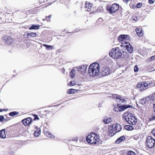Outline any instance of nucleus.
<instances>
[{
    "label": "nucleus",
    "instance_id": "7ed1b4c3",
    "mask_svg": "<svg viewBox=\"0 0 155 155\" xmlns=\"http://www.w3.org/2000/svg\"><path fill=\"white\" fill-rule=\"evenodd\" d=\"M123 52L119 48H114L112 49L109 53L110 56L114 59L119 58L121 57Z\"/></svg>",
    "mask_w": 155,
    "mask_h": 155
},
{
    "label": "nucleus",
    "instance_id": "4468645a",
    "mask_svg": "<svg viewBox=\"0 0 155 155\" xmlns=\"http://www.w3.org/2000/svg\"><path fill=\"white\" fill-rule=\"evenodd\" d=\"M107 132L110 137H112L116 134L115 131L113 130V129L111 128V126L109 127Z\"/></svg>",
    "mask_w": 155,
    "mask_h": 155
},
{
    "label": "nucleus",
    "instance_id": "f257e3e1",
    "mask_svg": "<svg viewBox=\"0 0 155 155\" xmlns=\"http://www.w3.org/2000/svg\"><path fill=\"white\" fill-rule=\"evenodd\" d=\"M100 65L97 63H93L90 65L89 68L88 74L92 77L97 76L99 73Z\"/></svg>",
    "mask_w": 155,
    "mask_h": 155
},
{
    "label": "nucleus",
    "instance_id": "2eb2a0df",
    "mask_svg": "<svg viewBox=\"0 0 155 155\" xmlns=\"http://www.w3.org/2000/svg\"><path fill=\"white\" fill-rule=\"evenodd\" d=\"M110 69L107 67H106L104 70L102 71V73L104 76L109 74L110 73Z\"/></svg>",
    "mask_w": 155,
    "mask_h": 155
},
{
    "label": "nucleus",
    "instance_id": "5fc2aeb1",
    "mask_svg": "<svg viewBox=\"0 0 155 155\" xmlns=\"http://www.w3.org/2000/svg\"><path fill=\"white\" fill-rule=\"evenodd\" d=\"M137 18H136V19H135V18H133V20H134V21H136L137 20Z\"/></svg>",
    "mask_w": 155,
    "mask_h": 155
},
{
    "label": "nucleus",
    "instance_id": "58836bf2",
    "mask_svg": "<svg viewBox=\"0 0 155 155\" xmlns=\"http://www.w3.org/2000/svg\"><path fill=\"white\" fill-rule=\"evenodd\" d=\"M103 21V19L101 18H100L97 20V23L99 24L100 23V22H102Z\"/></svg>",
    "mask_w": 155,
    "mask_h": 155
},
{
    "label": "nucleus",
    "instance_id": "8fccbe9b",
    "mask_svg": "<svg viewBox=\"0 0 155 155\" xmlns=\"http://www.w3.org/2000/svg\"><path fill=\"white\" fill-rule=\"evenodd\" d=\"M2 20V18L1 17H0V22L1 23H2V22L4 21H3V20Z\"/></svg>",
    "mask_w": 155,
    "mask_h": 155
},
{
    "label": "nucleus",
    "instance_id": "a878e982",
    "mask_svg": "<svg viewBox=\"0 0 155 155\" xmlns=\"http://www.w3.org/2000/svg\"><path fill=\"white\" fill-rule=\"evenodd\" d=\"M45 135L48 137H49L50 138H54V136H53L51 134V133L49 131H47L45 132L44 133Z\"/></svg>",
    "mask_w": 155,
    "mask_h": 155
},
{
    "label": "nucleus",
    "instance_id": "b1692460",
    "mask_svg": "<svg viewBox=\"0 0 155 155\" xmlns=\"http://www.w3.org/2000/svg\"><path fill=\"white\" fill-rule=\"evenodd\" d=\"M5 129H2L0 130V137L2 138H5L6 135H5Z\"/></svg>",
    "mask_w": 155,
    "mask_h": 155
},
{
    "label": "nucleus",
    "instance_id": "37998d69",
    "mask_svg": "<svg viewBox=\"0 0 155 155\" xmlns=\"http://www.w3.org/2000/svg\"><path fill=\"white\" fill-rule=\"evenodd\" d=\"M142 5V4L140 3H139L137 4V8H140V7H141Z\"/></svg>",
    "mask_w": 155,
    "mask_h": 155
},
{
    "label": "nucleus",
    "instance_id": "dca6fc26",
    "mask_svg": "<svg viewBox=\"0 0 155 155\" xmlns=\"http://www.w3.org/2000/svg\"><path fill=\"white\" fill-rule=\"evenodd\" d=\"M128 35H122L118 37V40L120 42H123L126 40Z\"/></svg>",
    "mask_w": 155,
    "mask_h": 155
},
{
    "label": "nucleus",
    "instance_id": "864d4df0",
    "mask_svg": "<svg viewBox=\"0 0 155 155\" xmlns=\"http://www.w3.org/2000/svg\"><path fill=\"white\" fill-rule=\"evenodd\" d=\"M152 118H153V119H155V115L153 116L152 117Z\"/></svg>",
    "mask_w": 155,
    "mask_h": 155
},
{
    "label": "nucleus",
    "instance_id": "6e6552de",
    "mask_svg": "<svg viewBox=\"0 0 155 155\" xmlns=\"http://www.w3.org/2000/svg\"><path fill=\"white\" fill-rule=\"evenodd\" d=\"M122 44H125L124 46L126 47V49L129 53H131L133 51V48L129 43L125 41L124 43H122Z\"/></svg>",
    "mask_w": 155,
    "mask_h": 155
},
{
    "label": "nucleus",
    "instance_id": "13d9d810",
    "mask_svg": "<svg viewBox=\"0 0 155 155\" xmlns=\"http://www.w3.org/2000/svg\"><path fill=\"white\" fill-rule=\"evenodd\" d=\"M9 120V118H7L5 119V120Z\"/></svg>",
    "mask_w": 155,
    "mask_h": 155
},
{
    "label": "nucleus",
    "instance_id": "393cba45",
    "mask_svg": "<svg viewBox=\"0 0 155 155\" xmlns=\"http://www.w3.org/2000/svg\"><path fill=\"white\" fill-rule=\"evenodd\" d=\"M124 128L125 129L129 130H131L133 129V127L129 125H127L125 126L124 127Z\"/></svg>",
    "mask_w": 155,
    "mask_h": 155
},
{
    "label": "nucleus",
    "instance_id": "f704fd0d",
    "mask_svg": "<svg viewBox=\"0 0 155 155\" xmlns=\"http://www.w3.org/2000/svg\"><path fill=\"white\" fill-rule=\"evenodd\" d=\"M121 97L119 96H117L116 97V98L119 100V101L120 102L121 101L122 102H124V101H125L124 100L122 99L121 98Z\"/></svg>",
    "mask_w": 155,
    "mask_h": 155
},
{
    "label": "nucleus",
    "instance_id": "bb28decb",
    "mask_svg": "<svg viewBox=\"0 0 155 155\" xmlns=\"http://www.w3.org/2000/svg\"><path fill=\"white\" fill-rule=\"evenodd\" d=\"M75 68L73 69L71 71L70 73V76L71 78H73L75 76Z\"/></svg>",
    "mask_w": 155,
    "mask_h": 155
},
{
    "label": "nucleus",
    "instance_id": "c85d7f7f",
    "mask_svg": "<svg viewBox=\"0 0 155 155\" xmlns=\"http://www.w3.org/2000/svg\"><path fill=\"white\" fill-rule=\"evenodd\" d=\"M40 130H35L34 133V135L36 137H38L40 133Z\"/></svg>",
    "mask_w": 155,
    "mask_h": 155
},
{
    "label": "nucleus",
    "instance_id": "de8ad7c7",
    "mask_svg": "<svg viewBox=\"0 0 155 155\" xmlns=\"http://www.w3.org/2000/svg\"><path fill=\"white\" fill-rule=\"evenodd\" d=\"M78 139V137H76L74 138V139H73V140L74 141H77Z\"/></svg>",
    "mask_w": 155,
    "mask_h": 155
},
{
    "label": "nucleus",
    "instance_id": "f8f14e48",
    "mask_svg": "<svg viewBox=\"0 0 155 155\" xmlns=\"http://www.w3.org/2000/svg\"><path fill=\"white\" fill-rule=\"evenodd\" d=\"M32 118L31 117H29L22 120V123L25 125H29L32 122Z\"/></svg>",
    "mask_w": 155,
    "mask_h": 155
},
{
    "label": "nucleus",
    "instance_id": "c03bdc74",
    "mask_svg": "<svg viewBox=\"0 0 155 155\" xmlns=\"http://www.w3.org/2000/svg\"><path fill=\"white\" fill-rule=\"evenodd\" d=\"M152 134L155 137V129H153L151 131Z\"/></svg>",
    "mask_w": 155,
    "mask_h": 155
},
{
    "label": "nucleus",
    "instance_id": "a18cd8bd",
    "mask_svg": "<svg viewBox=\"0 0 155 155\" xmlns=\"http://www.w3.org/2000/svg\"><path fill=\"white\" fill-rule=\"evenodd\" d=\"M155 0H149V3L150 4H153Z\"/></svg>",
    "mask_w": 155,
    "mask_h": 155
},
{
    "label": "nucleus",
    "instance_id": "20e7f679",
    "mask_svg": "<svg viewBox=\"0 0 155 155\" xmlns=\"http://www.w3.org/2000/svg\"><path fill=\"white\" fill-rule=\"evenodd\" d=\"M150 84L146 81L139 82L137 85V88L141 91H143L147 88L148 86Z\"/></svg>",
    "mask_w": 155,
    "mask_h": 155
},
{
    "label": "nucleus",
    "instance_id": "2f4dec72",
    "mask_svg": "<svg viewBox=\"0 0 155 155\" xmlns=\"http://www.w3.org/2000/svg\"><path fill=\"white\" fill-rule=\"evenodd\" d=\"M139 103L142 105H146L143 98L140 100Z\"/></svg>",
    "mask_w": 155,
    "mask_h": 155
},
{
    "label": "nucleus",
    "instance_id": "f3484780",
    "mask_svg": "<svg viewBox=\"0 0 155 155\" xmlns=\"http://www.w3.org/2000/svg\"><path fill=\"white\" fill-rule=\"evenodd\" d=\"M3 41L5 45H9L10 44V37L8 36H5L3 38Z\"/></svg>",
    "mask_w": 155,
    "mask_h": 155
},
{
    "label": "nucleus",
    "instance_id": "5701e85b",
    "mask_svg": "<svg viewBox=\"0 0 155 155\" xmlns=\"http://www.w3.org/2000/svg\"><path fill=\"white\" fill-rule=\"evenodd\" d=\"M112 120V119L110 118H104L103 120L104 123L105 124H107L110 122Z\"/></svg>",
    "mask_w": 155,
    "mask_h": 155
},
{
    "label": "nucleus",
    "instance_id": "603ef678",
    "mask_svg": "<svg viewBox=\"0 0 155 155\" xmlns=\"http://www.w3.org/2000/svg\"><path fill=\"white\" fill-rule=\"evenodd\" d=\"M130 0H124V2H126V3H127V2L130 1Z\"/></svg>",
    "mask_w": 155,
    "mask_h": 155
},
{
    "label": "nucleus",
    "instance_id": "3c124183",
    "mask_svg": "<svg viewBox=\"0 0 155 155\" xmlns=\"http://www.w3.org/2000/svg\"><path fill=\"white\" fill-rule=\"evenodd\" d=\"M153 108L154 110V112L155 113V104H153Z\"/></svg>",
    "mask_w": 155,
    "mask_h": 155
},
{
    "label": "nucleus",
    "instance_id": "680f3d73",
    "mask_svg": "<svg viewBox=\"0 0 155 155\" xmlns=\"http://www.w3.org/2000/svg\"><path fill=\"white\" fill-rule=\"evenodd\" d=\"M2 111H1V109L0 110V112H1Z\"/></svg>",
    "mask_w": 155,
    "mask_h": 155
},
{
    "label": "nucleus",
    "instance_id": "423d86ee",
    "mask_svg": "<svg viewBox=\"0 0 155 155\" xmlns=\"http://www.w3.org/2000/svg\"><path fill=\"white\" fill-rule=\"evenodd\" d=\"M119 8V5L115 3L113 4L109 9L107 8V10L110 13H113L117 12Z\"/></svg>",
    "mask_w": 155,
    "mask_h": 155
},
{
    "label": "nucleus",
    "instance_id": "0eeeda50",
    "mask_svg": "<svg viewBox=\"0 0 155 155\" xmlns=\"http://www.w3.org/2000/svg\"><path fill=\"white\" fill-rule=\"evenodd\" d=\"M111 126L116 133L119 132L122 129L121 126L118 123L113 124Z\"/></svg>",
    "mask_w": 155,
    "mask_h": 155
},
{
    "label": "nucleus",
    "instance_id": "aec40b11",
    "mask_svg": "<svg viewBox=\"0 0 155 155\" xmlns=\"http://www.w3.org/2000/svg\"><path fill=\"white\" fill-rule=\"evenodd\" d=\"M117 107H118V111H123L128 107V106L124 105L120 106H119L118 105V106Z\"/></svg>",
    "mask_w": 155,
    "mask_h": 155
},
{
    "label": "nucleus",
    "instance_id": "f03ea898",
    "mask_svg": "<svg viewBox=\"0 0 155 155\" xmlns=\"http://www.w3.org/2000/svg\"><path fill=\"white\" fill-rule=\"evenodd\" d=\"M86 140L88 143L96 144L100 140L99 137L95 133H92L91 134L87 136Z\"/></svg>",
    "mask_w": 155,
    "mask_h": 155
},
{
    "label": "nucleus",
    "instance_id": "9b49d317",
    "mask_svg": "<svg viewBox=\"0 0 155 155\" xmlns=\"http://www.w3.org/2000/svg\"><path fill=\"white\" fill-rule=\"evenodd\" d=\"M74 68H76L77 71L83 73L86 71L87 66L86 65H84L83 66H81L78 67Z\"/></svg>",
    "mask_w": 155,
    "mask_h": 155
},
{
    "label": "nucleus",
    "instance_id": "79ce46f5",
    "mask_svg": "<svg viewBox=\"0 0 155 155\" xmlns=\"http://www.w3.org/2000/svg\"><path fill=\"white\" fill-rule=\"evenodd\" d=\"M4 120V117L3 116H0V121L2 122Z\"/></svg>",
    "mask_w": 155,
    "mask_h": 155
},
{
    "label": "nucleus",
    "instance_id": "ea45409f",
    "mask_svg": "<svg viewBox=\"0 0 155 155\" xmlns=\"http://www.w3.org/2000/svg\"><path fill=\"white\" fill-rule=\"evenodd\" d=\"M138 70H139V69H138L137 66V65H135L134 66V72H137L138 71Z\"/></svg>",
    "mask_w": 155,
    "mask_h": 155
},
{
    "label": "nucleus",
    "instance_id": "9d476101",
    "mask_svg": "<svg viewBox=\"0 0 155 155\" xmlns=\"http://www.w3.org/2000/svg\"><path fill=\"white\" fill-rule=\"evenodd\" d=\"M129 124L135 125L137 122V119L134 116V115L132 114V116L130 117L129 121L127 122Z\"/></svg>",
    "mask_w": 155,
    "mask_h": 155
},
{
    "label": "nucleus",
    "instance_id": "473e14b6",
    "mask_svg": "<svg viewBox=\"0 0 155 155\" xmlns=\"http://www.w3.org/2000/svg\"><path fill=\"white\" fill-rule=\"evenodd\" d=\"M18 113L17 111H13L10 112V116H14L15 115H17Z\"/></svg>",
    "mask_w": 155,
    "mask_h": 155
},
{
    "label": "nucleus",
    "instance_id": "4d7b16f0",
    "mask_svg": "<svg viewBox=\"0 0 155 155\" xmlns=\"http://www.w3.org/2000/svg\"><path fill=\"white\" fill-rule=\"evenodd\" d=\"M115 107H114V110H115L116 111H117L118 112V110H116V109H115Z\"/></svg>",
    "mask_w": 155,
    "mask_h": 155
},
{
    "label": "nucleus",
    "instance_id": "412c9836",
    "mask_svg": "<svg viewBox=\"0 0 155 155\" xmlns=\"http://www.w3.org/2000/svg\"><path fill=\"white\" fill-rule=\"evenodd\" d=\"M125 137L124 136H122V137L118 138L116 141L115 143H116L118 144L124 141L125 139Z\"/></svg>",
    "mask_w": 155,
    "mask_h": 155
},
{
    "label": "nucleus",
    "instance_id": "c9c22d12",
    "mask_svg": "<svg viewBox=\"0 0 155 155\" xmlns=\"http://www.w3.org/2000/svg\"><path fill=\"white\" fill-rule=\"evenodd\" d=\"M75 84V83L74 81H70L68 84L69 86H73Z\"/></svg>",
    "mask_w": 155,
    "mask_h": 155
},
{
    "label": "nucleus",
    "instance_id": "09e8293b",
    "mask_svg": "<svg viewBox=\"0 0 155 155\" xmlns=\"http://www.w3.org/2000/svg\"><path fill=\"white\" fill-rule=\"evenodd\" d=\"M8 110V109H1V111H7Z\"/></svg>",
    "mask_w": 155,
    "mask_h": 155
},
{
    "label": "nucleus",
    "instance_id": "7c9ffc66",
    "mask_svg": "<svg viewBox=\"0 0 155 155\" xmlns=\"http://www.w3.org/2000/svg\"><path fill=\"white\" fill-rule=\"evenodd\" d=\"M75 90L74 89H71L68 90V93L69 94H73L75 93Z\"/></svg>",
    "mask_w": 155,
    "mask_h": 155
},
{
    "label": "nucleus",
    "instance_id": "4be33fe9",
    "mask_svg": "<svg viewBox=\"0 0 155 155\" xmlns=\"http://www.w3.org/2000/svg\"><path fill=\"white\" fill-rule=\"evenodd\" d=\"M37 34L36 33L31 32L28 33L27 35V38H34L37 36Z\"/></svg>",
    "mask_w": 155,
    "mask_h": 155
},
{
    "label": "nucleus",
    "instance_id": "e433bc0d",
    "mask_svg": "<svg viewBox=\"0 0 155 155\" xmlns=\"http://www.w3.org/2000/svg\"><path fill=\"white\" fill-rule=\"evenodd\" d=\"M154 60H155V55L152 56L151 57L149 58L148 59V61H150Z\"/></svg>",
    "mask_w": 155,
    "mask_h": 155
},
{
    "label": "nucleus",
    "instance_id": "49530a36",
    "mask_svg": "<svg viewBox=\"0 0 155 155\" xmlns=\"http://www.w3.org/2000/svg\"><path fill=\"white\" fill-rule=\"evenodd\" d=\"M51 18V15H49L47 18L46 20H49Z\"/></svg>",
    "mask_w": 155,
    "mask_h": 155
},
{
    "label": "nucleus",
    "instance_id": "ddd939ff",
    "mask_svg": "<svg viewBox=\"0 0 155 155\" xmlns=\"http://www.w3.org/2000/svg\"><path fill=\"white\" fill-rule=\"evenodd\" d=\"M132 114L131 113L128 112H125L124 114L123 115V118L127 122L129 121V119L131 116H132Z\"/></svg>",
    "mask_w": 155,
    "mask_h": 155
},
{
    "label": "nucleus",
    "instance_id": "e2e57ef3",
    "mask_svg": "<svg viewBox=\"0 0 155 155\" xmlns=\"http://www.w3.org/2000/svg\"><path fill=\"white\" fill-rule=\"evenodd\" d=\"M153 71H155V69H154Z\"/></svg>",
    "mask_w": 155,
    "mask_h": 155
},
{
    "label": "nucleus",
    "instance_id": "c756f323",
    "mask_svg": "<svg viewBox=\"0 0 155 155\" xmlns=\"http://www.w3.org/2000/svg\"><path fill=\"white\" fill-rule=\"evenodd\" d=\"M43 45V46L45 47L46 48V49H47V50H49L52 48L53 47L51 46L48 45L46 44H44Z\"/></svg>",
    "mask_w": 155,
    "mask_h": 155
},
{
    "label": "nucleus",
    "instance_id": "a211bd4d",
    "mask_svg": "<svg viewBox=\"0 0 155 155\" xmlns=\"http://www.w3.org/2000/svg\"><path fill=\"white\" fill-rule=\"evenodd\" d=\"M151 96H148L146 97L143 98L146 105H147L150 103L152 99Z\"/></svg>",
    "mask_w": 155,
    "mask_h": 155
},
{
    "label": "nucleus",
    "instance_id": "cd10ccee",
    "mask_svg": "<svg viewBox=\"0 0 155 155\" xmlns=\"http://www.w3.org/2000/svg\"><path fill=\"white\" fill-rule=\"evenodd\" d=\"M39 27V25H32L31 27L29 28V29H36L38 28Z\"/></svg>",
    "mask_w": 155,
    "mask_h": 155
},
{
    "label": "nucleus",
    "instance_id": "a19ab883",
    "mask_svg": "<svg viewBox=\"0 0 155 155\" xmlns=\"http://www.w3.org/2000/svg\"><path fill=\"white\" fill-rule=\"evenodd\" d=\"M9 14H7V15L5 16V19L6 20L5 21H6L7 22H9V18H8L7 17H9Z\"/></svg>",
    "mask_w": 155,
    "mask_h": 155
},
{
    "label": "nucleus",
    "instance_id": "052dcab7",
    "mask_svg": "<svg viewBox=\"0 0 155 155\" xmlns=\"http://www.w3.org/2000/svg\"><path fill=\"white\" fill-rule=\"evenodd\" d=\"M154 96L155 97V92L154 93Z\"/></svg>",
    "mask_w": 155,
    "mask_h": 155
},
{
    "label": "nucleus",
    "instance_id": "bf43d9fd",
    "mask_svg": "<svg viewBox=\"0 0 155 155\" xmlns=\"http://www.w3.org/2000/svg\"><path fill=\"white\" fill-rule=\"evenodd\" d=\"M153 86H155V83L153 85Z\"/></svg>",
    "mask_w": 155,
    "mask_h": 155
},
{
    "label": "nucleus",
    "instance_id": "1a4fd4ad",
    "mask_svg": "<svg viewBox=\"0 0 155 155\" xmlns=\"http://www.w3.org/2000/svg\"><path fill=\"white\" fill-rule=\"evenodd\" d=\"M85 10L88 12H92L93 11V8L91 3L88 2H86L85 4Z\"/></svg>",
    "mask_w": 155,
    "mask_h": 155
},
{
    "label": "nucleus",
    "instance_id": "72a5a7b5",
    "mask_svg": "<svg viewBox=\"0 0 155 155\" xmlns=\"http://www.w3.org/2000/svg\"><path fill=\"white\" fill-rule=\"evenodd\" d=\"M128 155H136V153L132 151H130L127 153Z\"/></svg>",
    "mask_w": 155,
    "mask_h": 155
},
{
    "label": "nucleus",
    "instance_id": "6e6d98bb",
    "mask_svg": "<svg viewBox=\"0 0 155 155\" xmlns=\"http://www.w3.org/2000/svg\"><path fill=\"white\" fill-rule=\"evenodd\" d=\"M135 128L137 129H139V127H136Z\"/></svg>",
    "mask_w": 155,
    "mask_h": 155
},
{
    "label": "nucleus",
    "instance_id": "4c0bfd02",
    "mask_svg": "<svg viewBox=\"0 0 155 155\" xmlns=\"http://www.w3.org/2000/svg\"><path fill=\"white\" fill-rule=\"evenodd\" d=\"M32 116L34 117V118L33 119V120H39V118L38 117L37 115L35 114H34L32 115Z\"/></svg>",
    "mask_w": 155,
    "mask_h": 155
},
{
    "label": "nucleus",
    "instance_id": "6ab92c4d",
    "mask_svg": "<svg viewBox=\"0 0 155 155\" xmlns=\"http://www.w3.org/2000/svg\"><path fill=\"white\" fill-rule=\"evenodd\" d=\"M136 31L137 35L139 37H141L143 35V32L141 28H137Z\"/></svg>",
    "mask_w": 155,
    "mask_h": 155
},
{
    "label": "nucleus",
    "instance_id": "39448f33",
    "mask_svg": "<svg viewBox=\"0 0 155 155\" xmlns=\"http://www.w3.org/2000/svg\"><path fill=\"white\" fill-rule=\"evenodd\" d=\"M155 144V140L151 136H149L147 139V145L149 148L154 147Z\"/></svg>",
    "mask_w": 155,
    "mask_h": 155
}]
</instances>
